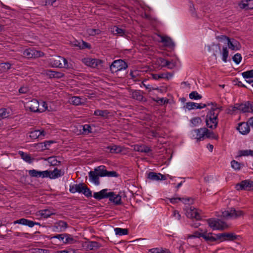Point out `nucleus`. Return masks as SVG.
<instances>
[{"instance_id": "nucleus-39", "label": "nucleus", "mask_w": 253, "mask_h": 253, "mask_svg": "<svg viewBox=\"0 0 253 253\" xmlns=\"http://www.w3.org/2000/svg\"><path fill=\"white\" fill-rule=\"evenodd\" d=\"M76 242V240L74 239L72 235L65 233L64 241L63 243L64 244H73Z\"/></svg>"}, {"instance_id": "nucleus-20", "label": "nucleus", "mask_w": 253, "mask_h": 253, "mask_svg": "<svg viewBox=\"0 0 253 253\" xmlns=\"http://www.w3.org/2000/svg\"><path fill=\"white\" fill-rule=\"evenodd\" d=\"M88 177L89 180L95 185H98L100 184L99 176L94 170H91L88 172Z\"/></svg>"}, {"instance_id": "nucleus-25", "label": "nucleus", "mask_w": 253, "mask_h": 253, "mask_svg": "<svg viewBox=\"0 0 253 253\" xmlns=\"http://www.w3.org/2000/svg\"><path fill=\"white\" fill-rule=\"evenodd\" d=\"M160 37L161 39V42L164 43L166 46L172 47L174 46V42L169 37L162 36H160Z\"/></svg>"}, {"instance_id": "nucleus-44", "label": "nucleus", "mask_w": 253, "mask_h": 253, "mask_svg": "<svg viewBox=\"0 0 253 253\" xmlns=\"http://www.w3.org/2000/svg\"><path fill=\"white\" fill-rule=\"evenodd\" d=\"M250 1L253 3V0H243L240 3H239V5L240 7L242 9H245L246 10L249 9V4L248 2Z\"/></svg>"}, {"instance_id": "nucleus-8", "label": "nucleus", "mask_w": 253, "mask_h": 253, "mask_svg": "<svg viewBox=\"0 0 253 253\" xmlns=\"http://www.w3.org/2000/svg\"><path fill=\"white\" fill-rule=\"evenodd\" d=\"M83 62L86 65L92 68H97L103 63L101 60L90 58H84L83 59Z\"/></svg>"}, {"instance_id": "nucleus-27", "label": "nucleus", "mask_w": 253, "mask_h": 253, "mask_svg": "<svg viewBox=\"0 0 253 253\" xmlns=\"http://www.w3.org/2000/svg\"><path fill=\"white\" fill-rule=\"evenodd\" d=\"M19 154L24 161L29 164H31L34 160V158H32L30 154L27 153H25L23 151H19Z\"/></svg>"}, {"instance_id": "nucleus-63", "label": "nucleus", "mask_w": 253, "mask_h": 253, "mask_svg": "<svg viewBox=\"0 0 253 253\" xmlns=\"http://www.w3.org/2000/svg\"><path fill=\"white\" fill-rule=\"evenodd\" d=\"M202 120L200 117H195L191 120V122L194 126H196L198 124H200Z\"/></svg>"}, {"instance_id": "nucleus-61", "label": "nucleus", "mask_w": 253, "mask_h": 253, "mask_svg": "<svg viewBox=\"0 0 253 253\" xmlns=\"http://www.w3.org/2000/svg\"><path fill=\"white\" fill-rule=\"evenodd\" d=\"M105 176L117 177L119 176V174L115 171H109L106 170Z\"/></svg>"}, {"instance_id": "nucleus-60", "label": "nucleus", "mask_w": 253, "mask_h": 253, "mask_svg": "<svg viewBox=\"0 0 253 253\" xmlns=\"http://www.w3.org/2000/svg\"><path fill=\"white\" fill-rule=\"evenodd\" d=\"M29 174L31 177H39V171L36 169H31L28 171Z\"/></svg>"}, {"instance_id": "nucleus-28", "label": "nucleus", "mask_w": 253, "mask_h": 253, "mask_svg": "<svg viewBox=\"0 0 253 253\" xmlns=\"http://www.w3.org/2000/svg\"><path fill=\"white\" fill-rule=\"evenodd\" d=\"M131 97L133 99H136L138 101H143V96L142 92L140 90H135L132 91L131 93Z\"/></svg>"}, {"instance_id": "nucleus-16", "label": "nucleus", "mask_w": 253, "mask_h": 253, "mask_svg": "<svg viewBox=\"0 0 253 253\" xmlns=\"http://www.w3.org/2000/svg\"><path fill=\"white\" fill-rule=\"evenodd\" d=\"M221 107H216L215 108H211V109L207 113L206 117L210 118V119H211V118H212L215 121V119H218V114L219 113V111H221Z\"/></svg>"}, {"instance_id": "nucleus-29", "label": "nucleus", "mask_w": 253, "mask_h": 253, "mask_svg": "<svg viewBox=\"0 0 253 253\" xmlns=\"http://www.w3.org/2000/svg\"><path fill=\"white\" fill-rule=\"evenodd\" d=\"M111 153H119L122 151V147L120 146L114 145L112 146H109L106 148Z\"/></svg>"}, {"instance_id": "nucleus-62", "label": "nucleus", "mask_w": 253, "mask_h": 253, "mask_svg": "<svg viewBox=\"0 0 253 253\" xmlns=\"http://www.w3.org/2000/svg\"><path fill=\"white\" fill-rule=\"evenodd\" d=\"M33 253H50L49 250L35 248L33 249Z\"/></svg>"}, {"instance_id": "nucleus-64", "label": "nucleus", "mask_w": 253, "mask_h": 253, "mask_svg": "<svg viewBox=\"0 0 253 253\" xmlns=\"http://www.w3.org/2000/svg\"><path fill=\"white\" fill-rule=\"evenodd\" d=\"M50 176V171L48 170H45L41 171H39V177H41L42 178L44 177H49Z\"/></svg>"}, {"instance_id": "nucleus-51", "label": "nucleus", "mask_w": 253, "mask_h": 253, "mask_svg": "<svg viewBox=\"0 0 253 253\" xmlns=\"http://www.w3.org/2000/svg\"><path fill=\"white\" fill-rule=\"evenodd\" d=\"M242 75L245 79L252 78H253V70L243 72Z\"/></svg>"}, {"instance_id": "nucleus-30", "label": "nucleus", "mask_w": 253, "mask_h": 253, "mask_svg": "<svg viewBox=\"0 0 253 253\" xmlns=\"http://www.w3.org/2000/svg\"><path fill=\"white\" fill-rule=\"evenodd\" d=\"M134 150L142 153H148L152 151L149 147L145 145H136Z\"/></svg>"}, {"instance_id": "nucleus-31", "label": "nucleus", "mask_w": 253, "mask_h": 253, "mask_svg": "<svg viewBox=\"0 0 253 253\" xmlns=\"http://www.w3.org/2000/svg\"><path fill=\"white\" fill-rule=\"evenodd\" d=\"M238 236L232 233H223L224 241H234L237 239Z\"/></svg>"}, {"instance_id": "nucleus-22", "label": "nucleus", "mask_w": 253, "mask_h": 253, "mask_svg": "<svg viewBox=\"0 0 253 253\" xmlns=\"http://www.w3.org/2000/svg\"><path fill=\"white\" fill-rule=\"evenodd\" d=\"M84 185V184L83 183H81L78 184L70 185L69 191L72 193H75L76 192L81 193L83 191V187Z\"/></svg>"}, {"instance_id": "nucleus-56", "label": "nucleus", "mask_w": 253, "mask_h": 253, "mask_svg": "<svg viewBox=\"0 0 253 253\" xmlns=\"http://www.w3.org/2000/svg\"><path fill=\"white\" fill-rule=\"evenodd\" d=\"M65 233L61 234H58V235H55L52 237L48 236V238L50 239H53V238L58 239L60 241L62 242L63 243V241H64V239H65Z\"/></svg>"}, {"instance_id": "nucleus-50", "label": "nucleus", "mask_w": 253, "mask_h": 253, "mask_svg": "<svg viewBox=\"0 0 253 253\" xmlns=\"http://www.w3.org/2000/svg\"><path fill=\"white\" fill-rule=\"evenodd\" d=\"M113 32L118 36H123L124 34H125V30L122 28L115 26L113 28Z\"/></svg>"}, {"instance_id": "nucleus-58", "label": "nucleus", "mask_w": 253, "mask_h": 253, "mask_svg": "<svg viewBox=\"0 0 253 253\" xmlns=\"http://www.w3.org/2000/svg\"><path fill=\"white\" fill-rule=\"evenodd\" d=\"M198 105V103L193 102H189L186 103V108L188 109L189 110L196 109V105Z\"/></svg>"}, {"instance_id": "nucleus-57", "label": "nucleus", "mask_w": 253, "mask_h": 253, "mask_svg": "<svg viewBox=\"0 0 253 253\" xmlns=\"http://www.w3.org/2000/svg\"><path fill=\"white\" fill-rule=\"evenodd\" d=\"M232 59L235 63L238 64L242 60V56L240 53H236L233 56Z\"/></svg>"}, {"instance_id": "nucleus-55", "label": "nucleus", "mask_w": 253, "mask_h": 253, "mask_svg": "<svg viewBox=\"0 0 253 253\" xmlns=\"http://www.w3.org/2000/svg\"><path fill=\"white\" fill-rule=\"evenodd\" d=\"M225 229L224 227V223L219 220H216V227H215V230H224Z\"/></svg>"}, {"instance_id": "nucleus-45", "label": "nucleus", "mask_w": 253, "mask_h": 253, "mask_svg": "<svg viewBox=\"0 0 253 253\" xmlns=\"http://www.w3.org/2000/svg\"><path fill=\"white\" fill-rule=\"evenodd\" d=\"M189 98L191 99L198 100L202 98V95L199 94L196 91H192L189 94Z\"/></svg>"}, {"instance_id": "nucleus-18", "label": "nucleus", "mask_w": 253, "mask_h": 253, "mask_svg": "<svg viewBox=\"0 0 253 253\" xmlns=\"http://www.w3.org/2000/svg\"><path fill=\"white\" fill-rule=\"evenodd\" d=\"M218 122V119L213 120V119L210 118L206 117V123L207 127L210 128L211 129H215L217 127Z\"/></svg>"}, {"instance_id": "nucleus-26", "label": "nucleus", "mask_w": 253, "mask_h": 253, "mask_svg": "<svg viewBox=\"0 0 253 253\" xmlns=\"http://www.w3.org/2000/svg\"><path fill=\"white\" fill-rule=\"evenodd\" d=\"M94 171H95L97 173V174L99 177H105L106 175V168L105 166L101 165L99 166L96 168H95L94 169Z\"/></svg>"}, {"instance_id": "nucleus-9", "label": "nucleus", "mask_w": 253, "mask_h": 253, "mask_svg": "<svg viewBox=\"0 0 253 253\" xmlns=\"http://www.w3.org/2000/svg\"><path fill=\"white\" fill-rule=\"evenodd\" d=\"M27 107L31 112H40V102L33 99L27 103Z\"/></svg>"}, {"instance_id": "nucleus-10", "label": "nucleus", "mask_w": 253, "mask_h": 253, "mask_svg": "<svg viewBox=\"0 0 253 253\" xmlns=\"http://www.w3.org/2000/svg\"><path fill=\"white\" fill-rule=\"evenodd\" d=\"M186 216L188 218H195L197 220L201 219L199 213L197 211V210L192 207H191L186 211Z\"/></svg>"}, {"instance_id": "nucleus-15", "label": "nucleus", "mask_w": 253, "mask_h": 253, "mask_svg": "<svg viewBox=\"0 0 253 253\" xmlns=\"http://www.w3.org/2000/svg\"><path fill=\"white\" fill-rule=\"evenodd\" d=\"M237 129L243 135L247 134L250 131V126L248 125V123L247 122L239 123Z\"/></svg>"}, {"instance_id": "nucleus-46", "label": "nucleus", "mask_w": 253, "mask_h": 253, "mask_svg": "<svg viewBox=\"0 0 253 253\" xmlns=\"http://www.w3.org/2000/svg\"><path fill=\"white\" fill-rule=\"evenodd\" d=\"M221 54L223 61L226 62L229 54L228 50L226 47H223Z\"/></svg>"}, {"instance_id": "nucleus-38", "label": "nucleus", "mask_w": 253, "mask_h": 253, "mask_svg": "<svg viewBox=\"0 0 253 253\" xmlns=\"http://www.w3.org/2000/svg\"><path fill=\"white\" fill-rule=\"evenodd\" d=\"M114 230L116 234L120 236L127 235L128 233V229L126 228H115Z\"/></svg>"}, {"instance_id": "nucleus-11", "label": "nucleus", "mask_w": 253, "mask_h": 253, "mask_svg": "<svg viewBox=\"0 0 253 253\" xmlns=\"http://www.w3.org/2000/svg\"><path fill=\"white\" fill-rule=\"evenodd\" d=\"M44 74L48 76L50 78L60 79L65 76V74L62 72L52 71L51 70H44Z\"/></svg>"}, {"instance_id": "nucleus-41", "label": "nucleus", "mask_w": 253, "mask_h": 253, "mask_svg": "<svg viewBox=\"0 0 253 253\" xmlns=\"http://www.w3.org/2000/svg\"><path fill=\"white\" fill-rule=\"evenodd\" d=\"M231 164L232 168L236 170H240L241 167L244 166L243 164H242L235 160L232 161Z\"/></svg>"}, {"instance_id": "nucleus-36", "label": "nucleus", "mask_w": 253, "mask_h": 253, "mask_svg": "<svg viewBox=\"0 0 253 253\" xmlns=\"http://www.w3.org/2000/svg\"><path fill=\"white\" fill-rule=\"evenodd\" d=\"M109 114V112L106 110H101L98 109L94 111L93 114L95 116L106 118L107 117Z\"/></svg>"}, {"instance_id": "nucleus-47", "label": "nucleus", "mask_w": 253, "mask_h": 253, "mask_svg": "<svg viewBox=\"0 0 253 253\" xmlns=\"http://www.w3.org/2000/svg\"><path fill=\"white\" fill-rule=\"evenodd\" d=\"M48 161L51 165L55 166H58L60 164L61 162L58 161L55 157H51L48 158Z\"/></svg>"}, {"instance_id": "nucleus-4", "label": "nucleus", "mask_w": 253, "mask_h": 253, "mask_svg": "<svg viewBox=\"0 0 253 253\" xmlns=\"http://www.w3.org/2000/svg\"><path fill=\"white\" fill-rule=\"evenodd\" d=\"M43 55V52L37 50L33 48L26 49L23 52V56L27 58H36L42 57Z\"/></svg>"}, {"instance_id": "nucleus-13", "label": "nucleus", "mask_w": 253, "mask_h": 253, "mask_svg": "<svg viewBox=\"0 0 253 253\" xmlns=\"http://www.w3.org/2000/svg\"><path fill=\"white\" fill-rule=\"evenodd\" d=\"M228 47L232 50H238L241 48V45L236 40L232 38L229 39L227 42Z\"/></svg>"}, {"instance_id": "nucleus-32", "label": "nucleus", "mask_w": 253, "mask_h": 253, "mask_svg": "<svg viewBox=\"0 0 253 253\" xmlns=\"http://www.w3.org/2000/svg\"><path fill=\"white\" fill-rule=\"evenodd\" d=\"M170 202L172 204L177 203L178 201H181L184 204H188L191 201H192V199L190 198H172L169 199Z\"/></svg>"}, {"instance_id": "nucleus-2", "label": "nucleus", "mask_w": 253, "mask_h": 253, "mask_svg": "<svg viewBox=\"0 0 253 253\" xmlns=\"http://www.w3.org/2000/svg\"><path fill=\"white\" fill-rule=\"evenodd\" d=\"M127 68L126 63L122 59L115 60L110 66V69L112 73L126 69Z\"/></svg>"}, {"instance_id": "nucleus-53", "label": "nucleus", "mask_w": 253, "mask_h": 253, "mask_svg": "<svg viewBox=\"0 0 253 253\" xmlns=\"http://www.w3.org/2000/svg\"><path fill=\"white\" fill-rule=\"evenodd\" d=\"M53 141H46L43 143H41L37 144V145L41 146L42 149H49L48 146H49L51 143H53Z\"/></svg>"}, {"instance_id": "nucleus-34", "label": "nucleus", "mask_w": 253, "mask_h": 253, "mask_svg": "<svg viewBox=\"0 0 253 253\" xmlns=\"http://www.w3.org/2000/svg\"><path fill=\"white\" fill-rule=\"evenodd\" d=\"M239 103H236L234 106H230L227 109V113L229 114H235L237 110L239 111Z\"/></svg>"}, {"instance_id": "nucleus-59", "label": "nucleus", "mask_w": 253, "mask_h": 253, "mask_svg": "<svg viewBox=\"0 0 253 253\" xmlns=\"http://www.w3.org/2000/svg\"><path fill=\"white\" fill-rule=\"evenodd\" d=\"M9 116V113L7 112L6 109H0V117L2 118H6Z\"/></svg>"}, {"instance_id": "nucleus-21", "label": "nucleus", "mask_w": 253, "mask_h": 253, "mask_svg": "<svg viewBox=\"0 0 253 253\" xmlns=\"http://www.w3.org/2000/svg\"><path fill=\"white\" fill-rule=\"evenodd\" d=\"M13 223L15 224H21L24 225H27L29 227H32L35 225V222L32 220H30L24 218H21L19 220H17L14 221Z\"/></svg>"}, {"instance_id": "nucleus-17", "label": "nucleus", "mask_w": 253, "mask_h": 253, "mask_svg": "<svg viewBox=\"0 0 253 253\" xmlns=\"http://www.w3.org/2000/svg\"><path fill=\"white\" fill-rule=\"evenodd\" d=\"M109 194H113L112 195L108 196L110 201L116 205H122V197L120 194H115L114 192H110Z\"/></svg>"}, {"instance_id": "nucleus-42", "label": "nucleus", "mask_w": 253, "mask_h": 253, "mask_svg": "<svg viewBox=\"0 0 253 253\" xmlns=\"http://www.w3.org/2000/svg\"><path fill=\"white\" fill-rule=\"evenodd\" d=\"M81 127H83V131L82 134L84 135H87L89 133L92 132L91 127L89 125H84V126H81Z\"/></svg>"}, {"instance_id": "nucleus-1", "label": "nucleus", "mask_w": 253, "mask_h": 253, "mask_svg": "<svg viewBox=\"0 0 253 253\" xmlns=\"http://www.w3.org/2000/svg\"><path fill=\"white\" fill-rule=\"evenodd\" d=\"M244 212L241 210H236L231 208L229 211H225L222 212V216L225 219L238 218L244 215Z\"/></svg>"}, {"instance_id": "nucleus-24", "label": "nucleus", "mask_w": 253, "mask_h": 253, "mask_svg": "<svg viewBox=\"0 0 253 253\" xmlns=\"http://www.w3.org/2000/svg\"><path fill=\"white\" fill-rule=\"evenodd\" d=\"M205 128L202 127L199 129H196L194 130V131L196 133L195 139L197 140H203L205 137Z\"/></svg>"}, {"instance_id": "nucleus-33", "label": "nucleus", "mask_w": 253, "mask_h": 253, "mask_svg": "<svg viewBox=\"0 0 253 253\" xmlns=\"http://www.w3.org/2000/svg\"><path fill=\"white\" fill-rule=\"evenodd\" d=\"M205 137L208 138H211L214 139H217L218 136H216L214 133L209 129H208L207 128H205Z\"/></svg>"}, {"instance_id": "nucleus-54", "label": "nucleus", "mask_w": 253, "mask_h": 253, "mask_svg": "<svg viewBox=\"0 0 253 253\" xmlns=\"http://www.w3.org/2000/svg\"><path fill=\"white\" fill-rule=\"evenodd\" d=\"M87 32L90 36H93L100 34L101 31L98 29H89Z\"/></svg>"}, {"instance_id": "nucleus-48", "label": "nucleus", "mask_w": 253, "mask_h": 253, "mask_svg": "<svg viewBox=\"0 0 253 253\" xmlns=\"http://www.w3.org/2000/svg\"><path fill=\"white\" fill-rule=\"evenodd\" d=\"M152 77L153 79L155 80H159L160 79H169V77L166 76L165 74H152Z\"/></svg>"}, {"instance_id": "nucleus-37", "label": "nucleus", "mask_w": 253, "mask_h": 253, "mask_svg": "<svg viewBox=\"0 0 253 253\" xmlns=\"http://www.w3.org/2000/svg\"><path fill=\"white\" fill-rule=\"evenodd\" d=\"M159 173L155 172H149L147 175V178L153 181L159 180Z\"/></svg>"}, {"instance_id": "nucleus-12", "label": "nucleus", "mask_w": 253, "mask_h": 253, "mask_svg": "<svg viewBox=\"0 0 253 253\" xmlns=\"http://www.w3.org/2000/svg\"><path fill=\"white\" fill-rule=\"evenodd\" d=\"M107 189H104L98 192H94L93 197L98 200L108 198V196L112 195V194H109V192H107Z\"/></svg>"}, {"instance_id": "nucleus-40", "label": "nucleus", "mask_w": 253, "mask_h": 253, "mask_svg": "<svg viewBox=\"0 0 253 253\" xmlns=\"http://www.w3.org/2000/svg\"><path fill=\"white\" fill-rule=\"evenodd\" d=\"M87 198L92 197V192L84 184L83 187V191L81 192Z\"/></svg>"}, {"instance_id": "nucleus-19", "label": "nucleus", "mask_w": 253, "mask_h": 253, "mask_svg": "<svg viewBox=\"0 0 253 253\" xmlns=\"http://www.w3.org/2000/svg\"><path fill=\"white\" fill-rule=\"evenodd\" d=\"M55 210L53 209H47L39 211L40 214L43 218H48L51 215L55 214Z\"/></svg>"}, {"instance_id": "nucleus-6", "label": "nucleus", "mask_w": 253, "mask_h": 253, "mask_svg": "<svg viewBox=\"0 0 253 253\" xmlns=\"http://www.w3.org/2000/svg\"><path fill=\"white\" fill-rule=\"evenodd\" d=\"M239 111L242 113H252L253 114V102L245 101L239 103Z\"/></svg>"}, {"instance_id": "nucleus-3", "label": "nucleus", "mask_w": 253, "mask_h": 253, "mask_svg": "<svg viewBox=\"0 0 253 253\" xmlns=\"http://www.w3.org/2000/svg\"><path fill=\"white\" fill-rule=\"evenodd\" d=\"M51 63L52 67L59 68H69L68 63L66 58L60 56L54 58Z\"/></svg>"}, {"instance_id": "nucleus-23", "label": "nucleus", "mask_w": 253, "mask_h": 253, "mask_svg": "<svg viewBox=\"0 0 253 253\" xmlns=\"http://www.w3.org/2000/svg\"><path fill=\"white\" fill-rule=\"evenodd\" d=\"M50 171L49 178L51 179H55L59 177L64 174V171L60 169H58L57 168H55L53 171Z\"/></svg>"}, {"instance_id": "nucleus-49", "label": "nucleus", "mask_w": 253, "mask_h": 253, "mask_svg": "<svg viewBox=\"0 0 253 253\" xmlns=\"http://www.w3.org/2000/svg\"><path fill=\"white\" fill-rule=\"evenodd\" d=\"M29 136L33 139H36L40 136V130H35L30 132Z\"/></svg>"}, {"instance_id": "nucleus-43", "label": "nucleus", "mask_w": 253, "mask_h": 253, "mask_svg": "<svg viewBox=\"0 0 253 253\" xmlns=\"http://www.w3.org/2000/svg\"><path fill=\"white\" fill-rule=\"evenodd\" d=\"M206 241L208 242H214L215 241V239H214V236H212V233H209L206 234L205 233H204L203 236L202 237Z\"/></svg>"}, {"instance_id": "nucleus-14", "label": "nucleus", "mask_w": 253, "mask_h": 253, "mask_svg": "<svg viewBox=\"0 0 253 253\" xmlns=\"http://www.w3.org/2000/svg\"><path fill=\"white\" fill-rule=\"evenodd\" d=\"M68 227V224L66 222L60 220L55 223L53 226V231H64Z\"/></svg>"}, {"instance_id": "nucleus-7", "label": "nucleus", "mask_w": 253, "mask_h": 253, "mask_svg": "<svg viewBox=\"0 0 253 253\" xmlns=\"http://www.w3.org/2000/svg\"><path fill=\"white\" fill-rule=\"evenodd\" d=\"M103 245L96 241H87L83 244V247L86 250L97 251Z\"/></svg>"}, {"instance_id": "nucleus-35", "label": "nucleus", "mask_w": 253, "mask_h": 253, "mask_svg": "<svg viewBox=\"0 0 253 253\" xmlns=\"http://www.w3.org/2000/svg\"><path fill=\"white\" fill-rule=\"evenodd\" d=\"M71 102L74 105H80L84 103V99L79 96H73L71 98Z\"/></svg>"}, {"instance_id": "nucleus-5", "label": "nucleus", "mask_w": 253, "mask_h": 253, "mask_svg": "<svg viewBox=\"0 0 253 253\" xmlns=\"http://www.w3.org/2000/svg\"><path fill=\"white\" fill-rule=\"evenodd\" d=\"M237 190H253V181L251 180H245L237 183L235 186Z\"/></svg>"}, {"instance_id": "nucleus-52", "label": "nucleus", "mask_w": 253, "mask_h": 253, "mask_svg": "<svg viewBox=\"0 0 253 253\" xmlns=\"http://www.w3.org/2000/svg\"><path fill=\"white\" fill-rule=\"evenodd\" d=\"M251 152V150H240L238 152L239 155L238 157L247 156L249 155L252 156V154Z\"/></svg>"}]
</instances>
